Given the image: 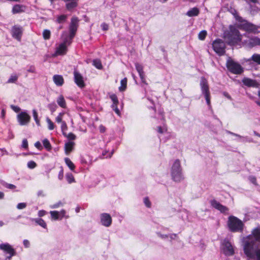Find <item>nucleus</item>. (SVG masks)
<instances>
[{"mask_svg":"<svg viewBox=\"0 0 260 260\" xmlns=\"http://www.w3.org/2000/svg\"><path fill=\"white\" fill-rule=\"evenodd\" d=\"M67 19V15L65 14H62L56 17V22L59 24H63L66 22Z\"/></svg>","mask_w":260,"mask_h":260,"instance_id":"bb28decb","label":"nucleus"},{"mask_svg":"<svg viewBox=\"0 0 260 260\" xmlns=\"http://www.w3.org/2000/svg\"><path fill=\"white\" fill-rule=\"evenodd\" d=\"M27 167L30 169H33L37 167V164L33 160H30L27 162Z\"/></svg>","mask_w":260,"mask_h":260,"instance_id":"49530a36","label":"nucleus"},{"mask_svg":"<svg viewBox=\"0 0 260 260\" xmlns=\"http://www.w3.org/2000/svg\"><path fill=\"white\" fill-rule=\"evenodd\" d=\"M75 145L74 142H68L64 145V151L67 155H69L73 150Z\"/></svg>","mask_w":260,"mask_h":260,"instance_id":"aec40b11","label":"nucleus"},{"mask_svg":"<svg viewBox=\"0 0 260 260\" xmlns=\"http://www.w3.org/2000/svg\"><path fill=\"white\" fill-rule=\"evenodd\" d=\"M255 255L257 260H260V249H257L255 251Z\"/></svg>","mask_w":260,"mask_h":260,"instance_id":"bf43d9fd","label":"nucleus"},{"mask_svg":"<svg viewBox=\"0 0 260 260\" xmlns=\"http://www.w3.org/2000/svg\"><path fill=\"white\" fill-rule=\"evenodd\" d=\"M79 20L76 16H73L71 18L70 24L69 25L70 31V42L69 43H72V40L75 37L76 31L77 30Z\"/></svg>","mask_w":260,"mask_h":260,"instance_id":"0eeeda50","label":"nucleus"},{"mask_svg":"<svg viewBox=\"0 0 260 260\" xmlns=\"http://www.w3.org/2000/svg\"><path fill=\"white\" fill-rule=\"evenodd\" d=\"M57 107V105L54 103H52L48 105V108L51 111V113H53L56 111Z\"/></svg>","mask_w":260,"mask_h":260,"instance_id":"37998d69","label":"nucleus"},{"mask_svg":"<svg viewBox=\"0 0 260 260\" xmlns=\"http://www.w3.org/2000/svg\"><path fill=\"white\" fill-rule=\"evenodd\" d=\"M30 120V116L26 112H22L18 115V120L19 124L24 125L28 123Z\"/></svg>","mask_w":260,"mask_h":260,"instance_id":"f8f14e48","label":"nucleus"},{"mask_svg":"<svg viewBox=\"0 0 260 260\" xmlns=\"http://www.w3.org/2000/svg\"><path fill=\"white\" fill-rule=\"evenodd\" d=\"M62 134L70 140H74L76 138V136L72 133H70L68 134H67L66 133L63 132Z\"/></svg>","mask_w":260,"mask_h":260,"instance_id":"4c0bfd02","label":"nucleus"},{"mask_svg":"<svg viewBox=\"0 0 260 260\" xmlns=\"http://www.w3.org/2000/svg\"><path fill=\"white\" fill-rule=\"evenodd\" d=\"M24 8L25 6L22 5L16 4L13 7L12 12L13 14L20 13L24 11Z\"/></svg>","mask_w":260,"mask_h":260,"instance_id":"4be33fe9","label":"nucleus"},{"mask_svg":"<svg viewBox=\"0 0 260 260\" xmlns=\"http://www.w3.org/2000/svg\"><path fill=\"white\" fill-rule=\"evenodd\" d=\"M45 214V211L44 210H40L38 212V215L40 217L44 216Z\"/></svg>","mask_w":260,"mask_h":260,"instance_id":"338daca9","label":"nucleus"},{"mask_svg":"<svg viewBox=\"0 0 260 260\" xmlns=\"http://www.w3.org/2000/svg\"><path fill=\"white\" fill-rule=\"evenodd\" d=\"M212 47L214 51L219 55L222 56L225 53V44L224 42L220 39H216L213 41Z\"/></svg>","mask_w":260,"mask_h":260,"instance_id":"423d86ee","label":"nucleus"},{"mask_svg":"<svg viewBox=\"0 0 260 260\" xmlns=\"http://www.w3.org/2000/svg\"><path fill=\"white\" fill-rule=\"evenodd\" d=\"M22 147L25 149H28V141L26 139H24L22 140Z\"/></svg>","mask_w":260,"mask_h":260,"instance_id":"8fccbe9b","label":"nucleus"},{"mask_svg":"<svg viewBox=\"0 0 260 260\" xmlns=\"http://www.w3.org/2000/svg\"><path fill=\"white\" fill-rule=\"evenodd\" d=\"M26 203H18L17 205V208L18 209H23L26 208Z\"/></svg>","mask_w":260,"mask_h":260,"instance_id":"603ef678","label":"nucleus"},{"mask_svg":"<svg viewBox=\"0 0 260 260\" xmlns=\"http://www.w3.org/2000/svg\"><path fill=\"white\" fill-rule=\"evenodd\" d=\"M199 13V9L197 7H194L188 11L186 13V15L189 17H193L198 16Z\"/></svg>","mask_w":260,"mask_h":260,"instance_id":"b1692460","label":"nucleus"},{"mask_svg":"<svg viewBox=\"0 0 260 260\" xmlns=\"http://www.w3.org/2000/svg\"><path fill=\"white\" fill-rule=\"evenodd\" d=\"M229 230L232 233L242 232L244 224L236 216L231 215L228 217L227 222Z\"/></svg>","mask_w":260,"mask_h":260,"instance_id":"f257e3e1","label":"nucleus"},{"mask_svg":"<svg viewBox=\"0 0 260 260\" xmlns=\"http://www.w3.org/2000/svg\"><path fill=\"white\" fill-rule=\"evenodd\" d=\"M207 32L206 30H204L201 31L198 35L199 39L202 41L204 40L207 36Z\"/></svg>","mask_w":260,"mask_h":260,"instance_id":"ea45409f","label":"nucleus"},{"mask_svg":"<svg viewBox=\"0 0 260 260\" xmlns=\"http://www.w3.org/2000/svg\"><path fill=\"white\" fill-rule=\"evenodd\" d=\"M54 83L58 86H62L64 83V79L61 75H55L53 77Z\"/></svg>","mask_w":260,"mask_h":260,"instance_id":"412c9836","label":"nucleus"},{"mask_svg":"<svg viewBox=\"0 0 260 260\" xmlns=\"http://www.w3.org/2000/svg\"><path fill=\"white\" fill-rule=\"evenodd\" d=\"M225 38L229 45L237 44L241 40L240 32L236 28L231 29L230 31L225 35Z\"/></svg>","mask_w":260,"mask_h":260,"instance_id":"7ed1b4c3","label":"nucleus"},{"mask_svg":"<svg viewBox=\"0 0 260 260\" xmlns=\"http://www.w3.org/2000/svg\"><path fill=\"white\" fill-rule=\"evenodd\" d=\"M46 122H47V124H48V129L49 130L54 129V128H55V124L49 117H47Z\"/></svg>","mask_w":260,"mask_h":260,"instance_id":"58836bf2","label":"nucleus"},{"mask_svg":"<svg viewBox=\"0 0 260 260\" xmlns=\"http://www.w3.org/2000/svg\"><path fill=\"white\" fill-rule=\"evenodd\" d=\"M11 108L13 109L15 112H19L20 111V107L18 106H15L14 105H11Z\"/></svg>","mask_w":260,"mask_h":260,"instance_id":"4d7b16f0","label":"nucleus"},{"mask_svg":"<svg viewBox=\"0 0 260 260\" xmlns=\"http://www.w3.org/2000/svg\"><path fill=\"white\" fill-rule=\"evenodd\" d=\"M242 26L244 29L247 31L255 32L257 30L255 25L248 22L247 21H244L243 22Z\"/></svg>","mask_w":260,"mask_h":260,"instance_id":"6ab92c4d","label":"nucleus"},{"mask_svg":"<svg viewBox=\"0 0 260 260\" xmlns=\"http://www.w3.org/2000/svg\"><path fill=\"white\" fill-rule=\"evenodd\" d=\"M60 170L59 172L58 175V178L59 180H62L63 178V169L62 167H60Z\"/></svg>","mask_w":260,"mask_h":260,"instance_id":"09e8293b","label":"nucleus"},{"mask_svg":"<svg viewBox=\"0 0 260 260\" xmlns=\"http://www.w3.org/2000/svg\"><path fill=\"white\" fill-rule=\"evenodd\" d=\"M64 162L71 171H74L75 169V166L69 158L66 157L64 158Z\"/></svg>","mask_w":260,"mask_h":260,"instance_id":"c85d7f7f","label":"nucleus"},{"mask_svg":"<svg viewBox=\"0 0 260 260\" xmlns=\"http://www.w3.org/2000/svg\"><path fill=\"white\" fill-rule=\"evenodd\" d=\"M0 249L3 250L5 254H9L8 258H9V259L16 254L15 249L8 243L1 244Z\"/></svg>","mask_w":260,"mask_h":260,"instance_id":"6e6552de","label":"nucleus"},{"mask_svg":"<svg viewBox=\"0 0 260 260\" xmlns=\"http://www.w3.org/2000/svg\"><path fill=\"white\" fill-rule=\"evenodd\" d=\"M250 60H252L258 64H260V54L257 53L253 54Z\"/></svg>","mask_w":260,"mask_h":260,"instance_id":"473e14b6","label":"nucleus"},{"mask_svg":"<svg viewBox=\"0 0 260 260\" xmlns=\"http://www.w3.org/2000/svg\"><path fill=\"white\" fill-rule=\"evenodd\" d=\"M51 217L54 220H58L59 219V213L57 211H51L50 212Z\"/></svg>","mask_w":260,"mask_h":260,"instance_id":"e433bc0d","label":"nucleus"},{"mask_svg":"<svg viewBox=\"0 0 260 260\" xmlns=\"http://www.w3.org/2000/svg\"><path fill=\"white\" fill-rule=\"evenodd\" d=\"M252 44L254 45L260 46V38L255 37L252 39Z\"/></svg>","mask_w":260,"mask_h":260,"instance_id":"de8ad7c7","label":"nucleus"},{"mask_svg":"<svg viewBox=\"0 0 260 260\" xmlns=\"http://www.w3.org/2000/svg\"><path fill=\"white\" fill-rule=\"evenodd\" d=\"M243 84L249 87H258L259 86L258 83L253 79H251L249 78H244L242 79Z\"/></svg>","mask_w":260,"mask_h":260,"instance_id":"2eb2a0df","label":"nucleus"},{"mask_svg":"<svg viewBox=\"0 0 260 260\" xmlns=\"http://www.w3.org/2000/svg\"><path fill=\"white\" fill-rule=\"evenodd\" d=\"M43 144L44 147L45 148V149L48 151H50L52 149V146L49 142V141L47 139H45L43 141Z\"/></svg>","mask_w":260,"mask_h":260,"instance_id":"7c9ffc66","label":"nucleus"},{"mask_svg":"<svg viewBox=\"0 0 260 260\" xmlns=\"http://www.w3.org/2000/svg\"><path fill=\"white\" fill-rule=\"evenodd\" d=\"M68 49L64 44H61L58 47L56 53L60 55H65L67 52Z\"/></svg>","mask_w":260,"mask_h":260,"instance_id":"5701e85b","label":"nucleus"},{"mask_svg":"<svg viewBox=\"0 0 260 260\" xmlns=\"http://www.w3.org/2000/svg\"><path fill=\"white\" fill-rule=\"evenodd\" d=\"M103 30H107L109 29V25L108 24L104 22L101 25Z\"/></svg>","mask_w":260,"mask_h":260,"instance_id":"6e6d98bb","label":"nucleus"},{"mask_svg":"<svg viewBox=\"0 0 260 260\" xmlns=\"http://www.w3.org/2000/svg\"><path fill=\"white\" fill-rule=\"evenodd\" d=\"M248 179L254 185H255L256 186L258 185L257 180H256V178L254 176H253V175L249 176L248 177Z\"/></svg>","mask_w":260,"mask_h":260,"instance_id":"c03bdc74","label":"nucleus"},{"mask_svg":"<svg viewBox=\"0 0 260 260\" xmlns=\"http://www.w3.org/2000/svg\"><path fill=\"white\" fill-rule=\"evenodd\" d=\"M69 42H70V36L69 37H66L64 39V40L62 44H64L66 46V45H70L71 43H69Z\"/></svg>","mask_w":260,"mask_h":260,"instance_id":"0e129e2a","label":"nucleus"},{"mask_svg":"<svg viewBox=\"0 0 260 260\" xmlns=\"http://www.w3.org/2000/svg\"><path fill=\"white\" fill-rule=\"evenodd\" d=\"M171 175L172 180L176 182H179L183 180L182 169L179 159H176L174 161L171 167Z\"/></svg>","mask_w":260,"mask_h":260,"instance_id":"f03ea898","label":"nucleus"},{"mask_svg":"<svg viewBox=\"0 0 260 260\" xmlns=\"http://www.w3.org/2000/svg\"><path fill=\"white\" fill-rule=\"evenodd\" d=\"M223 94L224 96H225L226 98H227L228 99H230V100H231L232 99V97L229 94V93L227 92H224L223 93Z\"/></svg>","mask_w":260,"mask_h":260,"instance_id":"774afa93","label":"nucleus"},{"mask_svg":"<svg viewBox=\"0 0 260 260\" xmlns=\"http://www.w3.org/2000/svg\"><path fill=\"white\" fill-rule=\"evenodd\" d=\"M226 67L228 70L234 74L239 75L243 72L242 67L230 58L226 61Z\"/></svg>","mask_w":260,"mask_h":260,"instance_id":"20e7f679","label":"nucleus"},{"mask_svg":"<svg viewBox=\"0 0 260 260\" xmlns=\"http://www.w3.org/2000/svg\"><path fill=\"white\" fill-rule=\"evenodd\" d=\"M6 187L9 189H13L16 188V186L12 184H7Z\"/></svg>","mask_w":260,"mask_h":260,"instance_id":"680f3d73","label":"nucleus"},{"mask_svg":"<svg viewBox=\"0 0 260 260\" xmlns=\"http://www.w3.org/2000/svg\"><path fill=\"white\" fill-rule=\"evenodd\" d=\"M34 220L35 221V222L38 224L40 225L43 228H44V229L47 228L46 223L45 221H44V220H43L42 218H38L34 219Z\"/></svg>","mask_w":260,"mask_h":260,"instance_id":"2f4dec72","label":"nucleus"},{"mask_svg":"<svg viewBox=\"0 0 260 260\" xmlns=\"http://www.w3.org/2000/svg\"><path fill=\"white\" fill-rule=\"evenodd\" d=\"M135 65L136 70L139 73V76L141 75L142 76V75L145 74V73L143 71V67L142 64H141L138 62H136V63H135Z\"/></svg>","mask_w":260,"mask_h":260,"instance_id":"c756f323","label":"nucleus"},{"mask_svg":"<svg viewBox=\"0 0 260 260\" xmlns=\"http://www.w3.org/2000/svg\"><path fill=\"white\" fill-rule=\"evenodd\" d=\"M144 203L147 208H151V203L150 201L149 200V199L148 197H146L144 198Z\"/></svg>","mask_w":260,"mask_h":260,"instance_id":"a18cd8bd","label":"nucleus"},{"mask_svg":"<svg viewBox=\"0 0 260 260\" xmlns=\"http://www.w3.org/2000/svg\"><path fill=\"white\" fill-rule=\"evenodd\" d=\"M61 128L63 132H64V131H67L68 129V126L65 121H62L61 122Z\"/></svg>","mask_w":260,"mask_h":260,"instance_id":"864d4df0","label":"nucleus"},{"mask_svg":"<svg viewBox=\"0 0 260 260\" xmlns=\"http://www.w3.org/2000/svg\"><path fill=\"white\" fill-rule=\"evenodd\" d=\"M109 97L113 102L111 106V108L115 111V112L118 115H120V112L118 108L119 101L117 95L115 94H111V95H110Z\"/></svg>","mask_w":260,"mask_h":260,"instance_id":"ddd939ff","label":"nucleus"},{"mask_svg":"<svg viewBox=\"0 0 260 260\" xmlns=\"http://www.w3.org/2000/svg\"><path fill=\"white\" fill-rule=\"evenodd\" d=\"M253 248V243L251 242H246L244 246L245 254L249 257H252V251Z\"/></svg>","mask_w":260,"mask_h":260,"instance_id":"f3484780","label":"nucleus"},{"mask_svg":"<svg viewBox=\"0 0 260 260\" xmlns=\"http://www.w3.org/2000/svg\"><path fill=\"white\" fill-rule=\"evenodd\" d=\"M58 105L62 108H66L67 104L64 96L62 95H60L56 101Z\"/></svg>","mask_w":260,"mask_h":260,"instance_id":"393cba45","label":"nucleus"},{"mask_svg":"<svg viewBox=\"0 0 260 260\" xmlns=\"http://www.w3.org/2000/svg\"><path fill=\"white\" fill-rule=\"evenodd\" d=\"M140 77L141 78V81L142 82V83L146 85H147V83L146 79L145 78V74L142 75V76L141 75L140 76Z\"/></svg>","mask_w":260,"mask_h":260,"instance_id":"052dcab7","label":"nucleus"},{"mask_svg":"<svg viewBox=\"0 0 260 260\" xmlns=\"http://www.w3.org/2000/svg\"><path fill=\"white\" fill-rule=\"evenodd\" d=\"M127 78L125 77L122 79L120 81V86L119 87V90L121 92L124 91L126 90L127 87Z\"/></svg>","mask_w":260,"mask_h":260,"instance_id":"cd10ccee","label":"nucleus"},{"mask_svg":"<svg viewBox=\"0 0 260 260\" xmlns=\"http://www.w3.org/2000/svg\"><path fill=\"white\" fill-rule=\"evenodd\" d=\"M27 72H30V73H35L36 72V68L35 67V66H31L29 69L27 70Z\"/></svg>","mask_w":260,"mask_h":260,"instance_id":"e2e57ef3","label":"nucleus"},{"mask_svg":"<svg viewBox=\"0 0 260 260\" xmlns=\"http://www.w3.org/2000/svg\"><path fill=\"white\" fill-rule=\"evenodd\" d=\"M74 79L76 84L80 88H84L85 84L83 80L82 75L77 71H74Z\"/></svg>","mask_w":260,"mask_h":260,"instance_id":"1a4fd4ad","label":"nucleus"},{"mask_svg":"<svg viewBox=\"0 0 260 260\" xmlns=\"http://www.w3.org/2000/svg\"><path fill=\"white\" fill-rule=\"evenodd\" d=\"M51 32L48 29H45L43 32V37L45 40H49L50 38Z\"/></svg>","mask_w":260,"mask_h":260,"instance_id":"a19ab883","label":"nucleus"},{"mask_svg":"<svg viewBox=\"0 0 260 260\" xmlns=\"http://www.w3.org/2000/svg\"><path fill=\"white\" fill-rule=\"evenodd\" d=\"M223 248V252L226 255L232 256L234 254L235 252L232 246L231 243L229 241H226Z\"/></svg>","mask_w":260,"mask_h":260,"instance_id":"dca6fc26","label":"nucleus"},{"mask_svg":"<svg viewBox=\"0 0 260 260\" xmlns=\"http://www.w3.org/2000/svg\"><path fill=\"white\" fill-rule=\"evenodd\" d=\"M63 115V113H60L55 118V120H56V121L57 122V123H60V122H62V116Z\"/></svg>","mask_w":260,"mask_h":260,"instance_id":"3c124183","label":"nucleus"},{"mask_svg":"<svg viewBox=\"0 0 260 260\" xmlns=\"http://www.w3.org/2000/svg\"><path fill=\"white\" fill-rule=\"evenodd\" d=\"M252 234L256 241L260 242V228H256L253 230Z\"/></svg>","mask_w":260,"mask_h":260,"instance_id":"a878e982","label":"nucleus"},{"mask_svg":"<svg viewBox=\"0 0 260 260\" xmlns=\"http://www.w3.org/2000/svg\"><path fill=\"white\" fill-rule=\"evenodd\" d=\"M101 220L102 224L105 226H109L112 223V218L109 214L103 213L101 215Z\"/></svg>","mask_w":260,"mask_h":260,"instance_id":"4468645a","label":"nucleus"},{"mask_svg":"<svg viewBox=\"0 0 260 260\" xmlns=\"http://www.w3.org/2000/svg\"><path fill=\"white\" fill-rule=\"evenodd\" d=\"M93 65L98 69L101 70L103 68L102 62L100 59H94L93 60Z\"/></svg>","mask_w":260,"mask_h":260,"instance_id":"c9c22d12","label":"nucleus"},{"mask_svg":"<svg viewBox=\"0 0 260 260\" xmlns=\"http://www.w3.org/2000/svg\"><path fill=\"white\" fill-rule=\"evenodd\" d=\"M64 2L66 3V9L70 12H75L76 8L78 6V3L76 1H68Z\"/></svg>","mask_w":260,"mask_h":260,"instance_id":"a211bd4d","label":"nucleus"},{"mask_svg":"<svg viewBox=\"0 0 260 260\" xmlns=\"http://www.w3.org/2000/svg\"><path fill=\"white\" fill-rule=\"evenodd\" d=\"M32 115H33L34 120H35L37 125L38 126H40L41 125L40 121L38 118V113L35 109H34L32 110Z\"/></svg>","mask_w":260,"mask_h":260,"instance_id":"f704fd0d","label":"nucleus"},{"mask_svg":"<svg viewBox=\"0 0 260 260\" xmlns=\"http://www.w3.org/2000/svg\"><path fill=\"white\" fill-rule=\"evenodd\" d=\"M157 131L159 134H162L164 133L163 129L161 126L157 127Z\"/></svg>","mask_w":260,"mask_h":260,"instance_id":"69168bd1","label":"nucleus"},{"mask_svg":"<svg viewBox=\"0 0 260 260\" xmlns=\"http://www.w3.org/2000/svg\"><path fill=\"white\" fill-rule=\"evenodd\" d=\"M23 244L25 248H28L30 246V243L28 240H24L23 241Z\"/></svg>","mask_w":260,"mask_h":260,"instance_id":"13d9d810","label":"nucleus"},{"mask_svg":"<svg viewBox=\"0 0 260 260\" xmlns=\"http://www.w3.org/2000/svg\"><path fill=\"white\" fill-rule=\"evenodd\" d=\"M18 78V76L16 75H12L10 78L8 80L7 82L9 83H15Z\"/></svg>","mask_w":260,"mask_h":260,"instance_id":"79ce46f5","label":"nucleus"},{"mask_svg":"<svg viewBox=\"0 0 260 260\" xmlns=\"http://www.w3.org/2000/svg\"><path fill=\"white\" fill-rule=\"evenodd\" d=\"M23 33L22 27L20 26L14 25L12 28V36L17 41L21 40Z\"/></svg>","mask_w":260,"mask_h":260,"instance_id":"9d476101","label":"nucleus"},{"mask_svg":"<svg viewBox=\"0 0 260 260\" xmlns=\"http://www.w3.org/2000/svg\"><path fill=\"white\" fill-rule=\"evenodd\" d=\"M35 146L39 150H41L43 147L40 141H37L35 143Z\"/></svg>","mask_w":260,"mask_h":260,"instance_id":"5fc2aeb1","label":"nucleus"},{"mask_svg":"<svg viewBox=\"0 0 260 260\" xmlns=\"http://www.w3.org/2000/svg\"><path fill=\"white\" fill-rule=\"evenodd\" d=\"M66 177L68 182L70 184L75 182L74 177L71 173H67L66 175Z\"/></svg>","mask_w":260,"mask_h":260,"instance_id":"72a5a7b5","label":"nucleus"},{"mask_svg":"<svg viewBox=\"0 0 260 260\" xmlns=\"http://www.w3.org/2000/svg\"><path fill=\"white\" fill-rule=\"evenodd\" d=\"M210 203L213 208L219 210L222 213L227 214L229 210L227 207L222 205L215 200H211Z\"/></svg>","mask_w":260,"mask_h":260,"instance_id":"9b49d317","label":"nucleus"},{"mask_svg":"<svg viewBox=\"0 0 260 260\" xmlns=\"http://www.w3.org/2000/svg\"><path fill=\"white\" fill-rule=\"evenodd\" d=\"M200 86L202 93L204 95L207 105L211 106V95L207 80L204 77H201Z\"/></svg>","mask_w":260,"mask_h":260,"instance_id":"39448f33","label":"nucleus"}]
</instances>
